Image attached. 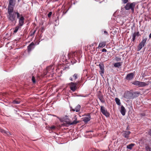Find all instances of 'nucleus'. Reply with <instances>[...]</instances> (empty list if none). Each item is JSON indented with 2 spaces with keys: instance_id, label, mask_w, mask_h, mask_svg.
<instances>
[{
  "instance_id": "f257e3e1",
  "label": "nucleus",
  "mask_w": 151,
  "mask_h": 151,
  "mask_svg": "<svg viewBox=\"0 0 151 151\" xmlns=\"http://www.w3.org/2000/svg\"><path fill=\"white\" fill-rule=\"evenodd\" d=\"M7 13V17L9 20L14 24L16 23L17 18L19 19L21 17H24L17 11H14V8H8Z\"/></svg>"
},
{
  "instance_id": "f03ea898",
  "label": "nucleus",
  "mask_w": 151,
  "mask_h": 151,
  "mask_svg": "<svg viewBox=\"0 0 151 151\" xmlns=\"http://www.w3.org/2000/svg\"><path fill=\"white\" fill-rule=\"evenodd\" d=\"M79 76L78 73H74L72 77L69 78V80L72 81L68 85H83L84 83L82 78L80 79L79 78Z\"/></svg>"
},
{
  "instance_id": "7ed1b4c3",
  "label": "nucleus",
  "mask_w": 151,
  "mask_h": 151,
  "mask_svg": "<svg viewBox=\"0 0 151 151\" xmlns=\"http://www.w3.org/2000/svg\"><path fill=\"white\" fill-rule=\"evenodd\" d=\"M24 17H21L19 20V24L16 27L13 32V34L16 33L18 30L19 28H21L22 26L24 24Z\"/></svg>"
},
{
  "instance_id": "20e7f679",
  "label": "nucleus",
  "mask_w": 151,
  "mask_h": 151,
  "mask_svg": "<svg viewBox=\"0 0 151 151\" xmlns=\"http://www.w3.org/2000/svg\"><path fill=\"white\" fill-rule=\"evenodd\" d=\"M135 5L136 3L134 2L132 3H128L125 6L124 8L126 10H127L131 9L132 13H133L134 12Z\"/></svg>"
},
{
  "instance_id": "39448f33",
  "label": "nucleus",
  "mask_w": 151,
  "mask_h": 151,
  "mask_svg": "<svg viewBox=\"0 0 151 151\" xmlns=\"http://www.w3.org/2000/svg\"><path fill=\"white\" fill-rule=\"evenodd\" d=\"M147 40V38H143L142 41L139 44V45L137 47L138 51L140 50L142 47L145 45Z\"/></svg>"
},
{
  "instance_id": "423d86ee",
  "label": "nucleus",
  "mask_w": 151,
  "mask_h": 151,
  "mask_svg": "<svg viewBox=\"0 0 151 151\" xmlns=\"http://www.w3.org/2000/svg\"><path fill=\"white\" fill-rule=\"evenodd\" d=\"M100 110L102 114L106 117L109 116L110 114L105 107L103 106H101Z\"/></svg>"
},
{
  "instance_id": "0eeeda50",
  "label": "nucleus",
  "mask_w": 151,
  "mask_h": 151,
  "mask_svg": "<svg viewBox=\"0 0 151 151\" xmlns=\"http://www.w3.org/2000/svg\"><path fill=\"white\" fill-rule=\"evenodd\" d=\"M97 95L98 98L101 103H104L105 102V100L103 95L100 91H99L98 92Z\"/></svg>"
},
{
  "instance_id": "6e6552de",
  "label": "nucleus",
  "mask_w": 151,
  "mask_h": 151,
  "mask_svg": "<svg viewBox=\"0 0 151 151\" xmlns=\"http://www.w3.org/2000/svg\"><path fill=\"white\" fill-rule=\"evenodd\" d=\"M99 66L100 69V70L99 71V73L103 77V74L104 73V64L103 63H100Z\"/></svg>"
},
{
  "instance_id": "1a4fd4ad",
  "label": "nucleus",
  "mask_w": 151,
  "mask_h": 151,
  "mask_svg": "<svg viewBox=\"0 0 151 151\" xmlns=\"http://www.w3.org/2000/svg\"><path fill=\"white\" fill-rule=\"evenodd\" d=\"M131 95V91H127L124 92L123 97L127 99H132Z\"/></svg>"
},
{
  "instance_id": "9d476101",
  "label": "nucleus",
  "mask_w": 151,
  "mask_h": 151,
  "mask_svg": "<svg viewBox=\"0 0 151 151\" xmlns=\"http://www.w3.org/2000/svg\"><path fill=\"white\" fill-rule=\"evenodd\" d=\"M16 3L15 0H9V5L8 8H14Z\"/></svg>"
},
{
  "instance_id": "9b49d317",
  "label": "nucleus",
  "mask_w": 151,
  "mask_h": 151,
  "mask_svg": "<svg viewBox=\"0 0 151 151\" xmlns=\"http://www.w3.org/2000/svg\"><path fill=\"white\" fill-rule=\"evenodd\" d=\"M129 131H125L122 132V134L123 136L127 139H129V135L131 133Z\"/></svg>"
},
{
  "instance_id": "f8f14e48",
  "label": "nucleus",
  "mask_w": 151,
  "mask_h": 151,
  "mask_svg": "<svg viewBox=\"0 0 151 151\" xmlns=\"http://www.w3.org/2000/svg\"><path fill=\"white\" fill-rule=\"evenodd\" d=\"M140 94V93L138 91L135 92L131 91L132 99H133L138 97Z\"/></svg>"
},
{
  "instance_id": "ddd939ff",
  "label": "nucleus",
  "mask_w": 151,
  "mask_h": 151,
  "mask_svg": "<svg viewBox=\"0 0 151 151\" xmlns=\"http://www.w3.org/2000/svg\"><path fill=\"white\" fill-rule=\"evenodd\" d=\"M134 76V74L133 73H130L127 75L125 79L127 80H131L132 79Z\"/></svg>"
},
{
  "instance_id": "4468645a",
  "label": "nucleus",
  "mask_w": 151,
  "mask_h": 151,
  "mask_svg": "<svg viewBox=\"0 0 151 151\" xmlns=\"http://www.w3.org/2000/svg\"><path fill=\"white\" fill-rule=\"evenodd\" d=\"M35 47V44L33 42H32L27 47V50L29 52H30L32 50L34 49Z\"/></svg>"
},
{
  "instance_id": "2eb2a0df",
  "label": "nucleus",
  "mask_w": 151,
  "mask_h": 151,
  "mask_svg": "<svg viewBox=\"0 0 151 151\" xmlns=\"http://www.w3.org/2000/svg\"><path fill=\"white\" fill-rule=\"evenodd\" d=\"M88 116V117H85L83 119V121L85 123H87L88 121H90L91 119V116L89 114Z\"/></svg>"
},
{
  "instance_id": "dca6fc26",
  "label": "nucleus",
  "mask_w": 151,
  "mask_h": 151,
  "mask_svg": "<svg viewBox=\"0 0 151 151\" xmlns=\"http://www.w3.org/2000/svg\"><path fill=\"white\" fill-rule=\"evenodd\" d=\"M106 41L101 42L99 43L98 48H102L105 46L106 44Z\"/></svg>"
},
{
  "instance_id": "f3484780",
  "label": "nucleus",
  "mask_w": 151,
  "mask_h": 151,
  "mask_svg": "<svg viewBox=\"0 0 151 151\" xmlns=\"http://www.w3.org/2000/svg\"><path fill=\"white\" fill-rule=\"evenodd\" d=\"M132 83L134 85H145V83L138 81H135Z\"/></svg>"
},
{
  "instance_id": "a211bd4d",
  "label": "nucleus",
  "mask_w": 151,
  "mask_h": 151,
  "mask_svg": "<svg viewBox=\"0 0 151 151\" xmlns=\"http://www.w3.org/2000/svg\"><path fill=\"white\" fill-rule=\"evenodd\" d=\"M120 112L122 115H125L126 110L125 108L123 106H122L121 107Z\"/></svg>"
},
{
  "instance_id": "6ab92c4d",
  "label": "nucleus",
  "mask_w": 151,
  "mask_h": 151,
  "mask_svg": "<svg viewBox=\"0 0 151 151\" xmlns=\"http://www.w3.org/2000/svg\"><path fill=\"white\" fill-rule=\"evenodd\" d=\"M0 132L4 134L5 135L9 136L11 135V133L9 132H6L4 130L0 128Z\"/></svg>"
},
{
  "instance_id": "aec40b11",
  "label": "nucleus",
  "mask_w": 151,
  "mask_h": 151,
  "mask_svg": "<svg viewBox=\"0 0 151 151\" xmlns=\"http://www.w3.org/2000/svg\"><path fill=\"white\" fill-rule=\"evenodd\" d=\"M122 62H119L118 63H115L114 65V66L116 68H119L120 66L122 65Z\"/></svg>"
},
{
  "instance_id": "412c9836",
  "label": "nucleus",
  "mask_w": 151,
  "mask_h": 151,
  "mask_svg": "<svg viewBox=\"0 0 151 151\" xmlns=\"http://www.w3.org/2000/svg\"><path fill=\"white\" fill-rule=\"evenodd\" d=\"M70 89L73 91H74L77 88V86H70Z\"/></svg>"
},
{
  "instance_id": "4be33fe9",
  "label": "nucleus",
  "mask_w": 151,
  "mask_h": 151,
  "mask_svg": "<svg viewBox=\"0 0 151 151\" xmlns=\"http://www.w3.org/2000/svg\"><path fill=\"white\" fill-rule=\"evenodd\" d=\"M81 106L80 105H78L76 107L75 109V111L76 112H78L80 111L81 109Z\"/></svg>"
},
{
  "instance_id": "5701e85b",
  "label": "nucleus",
  "mask_w": 151,
  "mask_h": 151,
  "mask_svg": "<svg viewBox=\"0 0 151 151\" xmlns=\"http://www.w3.org/2000/svg\"><path fill=\"white\" fill-rule=\"evenodd\" d=\"M135 144L132 143L130 144L129 145H127V149L131 150L132 149L133 147L134 146Z\"/></svg>"
},
{
  "instance_id": "b1692460",
  "label": "nucleus",
  "mask_w": 151,
  "mask_h": 151,
  "mask_svg": "<svg viewBox=\"0 0 151 151\" xmlns=\"http://www.w3.org/2000/svg\"><path fill=\"white\" fill-rule=\"evenodd\" d=\"M65 122L67 124L69 125L75 124L76 123L75 121H73V122H71L70 121H66Z\"/></svg>"
},
{
  "instance_id": "393cba45",
  "label": "nucleus",
  "mask_w": 151,
  "mask_h": 151,
  "mask_svg": "<svg viewBox=\"0 0 151 151\" xmlns=\"http://www.w3.org/2000/svg\"><path fill=\"white\" fill-rule=\"evenodd\" d=\"M115 101L117 104L118 105H120L121 104V103L120 102V100L118 98H116L115 99Z\"/></svg>"
},
{
  "instance_id": "a878e982",
  "label": "nucleus",
  "mask_w": 151,
  "mask_h": 151,
  "mask_svg": "<svg viewBox=\"0 0 151 151\" xmlns=\"http://www.w3.org/2000/svg\"><path fill=\"white\" fill-rule=\"evenodd\" d=\"M73 119H74V120L73 121H75V122L76 123L75 124H77V123H79V121H78L77 120V117H76V115H74V117L73 118Z\"/></svg>"
},
{
  "instance_id": "bb28decb",
  "label": "nucleus",
  "mask_w": 151,
  "mask_h": 151,
  "mask_svg": "<svg viewBox=\"0 0 151 151\" xmlns=\"http://www.w3.org/2000/svg\"><path fill=\"white\" fill-rule=\"evenodd\" d=\"M145 149L146 151H151V148L150 146L147 145L145 147Z\"/></svg>"
},
{
  "instance_id": "cd10ccee",
  "label": "nucleus",
  "mask_w": 151,
  "mask_h": 151,
  "mask_svg": "<svg viewBox=\"0 0 151 151\" xmlns=\"http://www.w3.org/2000/svg\"><path fill=\"white\" fill-rule=\"evenodd\" d=\"M20 101H18L17 100H13L12 101V103L14 104H18L20 103Z\"/></svg>"
},
{
  "instance_id": "c85d7f7f",
  "label": "nucleus",
  "mask_w": 151,
  "mask_h": 151,
  "mask_svg": "<svg viewBox=\"0 0 151 151\" xmlns=\"http://www.w3.org/2000/svg\"><path fill=\"white\" fill-rule=\"evenodd\" d=\"M76 60L74 58H72L71 61V63L72 64H73L74 63H76Z\"/></svg>"
},
{
  "instance_id": "c756f323",
  "label": "nucleus",
  "mask_w": 151,
  "mask_h": 151,
  "mask_svg": "<svg viewBox=\"0 0 151 151\" xmlns=\"http://www.w3.org/2000/svg\"><path fill=\"white\" fill-rule=\"evenodd\" d=\"M136 35L134 33L132 35V41L133 42H134Z\"/></svg>"
},
{
  "instance_id": "7c9ffc66",
  "label": "nucleus",
  "mask_w": 151,
  "mask_h": 151,
  "mask_svg": "<svg viewBox=\"0 0 151 151\" xmlns=\"http://www.w3.org/2000/svg\"><path fill=\"white\" fill-rule=\"evenodd\" d=\"M32 81L33 82V83H35L36 82V80L35 79V77L33 76H32Z\"/></svg>"
},
{
  "instance_id": "2f4dec72",
  "label": "nucleus",
  "mask_w": 151,
  "mask_h": 151,
  "mask_svg": "<svg viewBox=\"0 0 151 151\" xmlns=\"http://www.w3.org/2000/svg\"><path fill=\"white\" fill-rule=\"evenodd\" d=\"M115 60L117 61H120L121 60V58L118 57H116Z\"/></svg>"
},
{
  "instance_id": "473e14b6",
  "label": "nucleus",
  "mask_w": 151,
  "mask_h": 151,
  "mask_svg": "<svg viewBox=\"0 0 151 151\" xmlns=\"http://www.w3.org/2000/svg\"><path fill=\"white\" fill-rule=\"evenodd\" d=\"M96 44V42L93 43L91 45H89V46H88V47H93L94 45H95Z\"/></svg>"
},
{
  "instance_id": "72a5a7b5",
  "label": "nucleus",
  "mask_w": 151,
  "mask_h": 151,
  "mask_svg": "<svg viewBox=\"0 0 151 151\" xmlns=\"http://www.w3.org/2000/svg\"><path fill=\"white\" fill-rule=\"evenodd\" d=\"M36 30L34 31L33 32H31L30 34V36L31 37H32L34 36V34L35 33V32H36Z\"/></svg>"
},
{
  "instance_id": "f704fd0d",
  "label": "nucleus",
  "mask_w": 151,
  "mask_h": 151,
  "mask_svg": "<svg viewBox=\"0 0 151 151\" xmlns=\"http://www.w3.org/2000/svg\"><path fill=\"white\" fill-rule=\"evenodd\" d=\"M134 34H135V35H136V36H140V34H139V32H135Z\"/></svg>"
},
{
  "instance_id": "c9c22d12",
  "label": "nucleus",
  "mask_w": 151,
  "mask_h": 151,
  "mask_svg": "<svg viewBox=\"0 0 151 151\" xmlns=\"http://www.w3.org/2000/svg\"><path fill=\"white\" fill-rule=\"evenodd\" d=\"M139 115L140 116H145L146 114H145V113H142L139 114Z\"/></svg>"
},
{
  "instance_id": "e433bc0d",
  "label": "nucleus",
  "mask_w": 151,
  "mask_h": 151,
  "mask_svg": "<svg viewBox=\"0 0 151 151\" xmlns=\"http://www.w3.org/2000/svg\"><path fill=\"white\" fill-rule=\"evenodd\" d=\"M52 12H49L47 15L48 17L49 18L52 15Z\"/></svg>"
},
{
  "instance_id": "4c0bfd02",
  "label": "nucleus",
  "mask_w": 151,
  "mask_h": 151,
  "mask_svg": "<svg viewBox=\"0 0 151 151\" xmlns=\"http://www.w3.org/2000/svg\"><path fill=\"white\" fill-rule=\"evenodd\" d=\"M123 3L124 4L127 3L128 1V0H122Z\"/></svg>"
},
{
  "instance_id": "58836bf2",
  "label": "nucleus",
  "mask_w": 151,
  "mask_h": 151,
  "mask_svg": "<svg viewBox=\"0 0 151 151\" xmlns=\"http://www.w3.org/2000/svg\"><path fill=\"white\" fill-rule=\"evenodd\" d=\"M46 74L47 75V76H49L50 77H52L53 76V73L52 74H51L50 75L49 74V73L47 72Z\"/></svg>"
},
{
  "instance_id": "ea45409f",
  "label": "nucleus",
  "mask_w": 151,
  "mask_h": 151,
  "mask_svg": "<svg viewBox=\"0 0 151 151\" xmlns=\"http://www.w3.org/2000/svg\"><path fill=\"white\" fill-rule=\"evenodd\" d=\"M76 53V51H73V52H72V56L73 57V56H75V53Z\"/></svg>"
},
{
  "instance_id": "a19ab883",
  "label": "nucleus",
  "mask_w": 151,
  "mask_h": 151,
  "mask_svg": "<svg viewBox=\"0 0 151 151\" xmlns=\"http://www.w3.org/2000/svg\"><path fill=\"white\" fill-rule=\"evenodd\" d=\"M50 128L52 129H55V127L54 126H52L50 127Z\"/></svg>"
},
{
  "instance_id": "79ce46f5",
  "label": "nucleus",
  "mask_w": 151,
  "mask_h": 151,
  "mask_svg": "<svg viewBox=\"0 0 151 151\" xmlns=\"http://www.w3.org/2000/svg\"><path fill=\"white\" fill-rule=\"evenodd\" d=\"M40 29H41V32L42 33L43 32V30H44V28L43 27H42L41 28H40Z\"/></svg>"
},
{
  "instance_id": "37998d69",
  "label": "nucleus",
  "mask_w": 151,
  "mask_h": 151,
  "mask_svg": "<svg viewBox=\"0 0 151 151\" xmlns=\"http://www.w3.org/2000/svg\"><path fill=\"white\" fill-rule=\"evenodd\" d=\"M107 51V50L105 48H104L102 50V52H106Z\"/></svg>"
},
{
  "instance_id": "c03bdc74",
  "label": "nucleus",
  "mask_w": 151,
  "mask_h": 151,
  "mask_svg": "<svg viewBox=\"0 0 151 151\" xmlns=\"http://www.w3.org/2000/svg\"><path fill=\"white\" fill-rule=\"evenodd\" d=\"M148 134L149 135L151 136V129H150L148 132Z\"/></svg>"
},
{
  "instance_id": "a18cd8bd",
  "label": "nucleus",
  "mask_w": 151,
  "mask_h": 151,
  "mask_svg": "<svg viewBox=\"0 0 151 151\" xmlns=\"http://www.w3.org/2000/svg\"><path fill=\"white\" fill-rule=\"evenodd\" d=\"M70 111H75V109L73 108H72V107H70Z\"/></svg>"
},
{
  "instance_id": "49530a36",
  "label": "nucleus",
  "mask_w": 151,
  "mask_h": 151,
  "mask_svg": "<svg viewBox=\"0 0 151 151\" xmlns=\"http://www.w3.org/2000/svg\"><path fill=\"white\" fill-rule=\"evenodd\" d=\"M104 33L106 35H108V32L106 31H104Z\"/></svg>"
},
{
  "instance_id": "de8ad7c7",
  "label": "nucleus",
  "mask_w": 151,
  "mask_h": 151,
  "mask_svg": "<svg viewBox=\"0 0 151 151\" xmlns=\"http://www.w3.org/2000/svg\"><path fill=\"white\" fill-rule=\"evenodd\" d=\"M149 37L151 39V33L150 34Z\"/></svg>"
},
{
  "instance_id": "09e8293b",
  "label": "nucleus",
  "mask_w": 151,
  "mask_h": 151,
  "mask_svg": "<svg viewBox=\"0 0 151 151\" xmlns=\"http://www.w3.org/2000/svg\"><path fill=\"white\" fill-rule=\"evenodd\" d=\"M93 49H94V50L93 51H94L95 50V47H93Z\"/></svg>"
},
{
  "instance_id": "8fccbe9b",
  "label": "nucleus",
  "mask_w": 151,
  "mask_h": 151,
  "mask_svg": "<svg viewBox=\"0 0 151 151\" xmlns=\"http://www.w3.org/2000/svg\"><path fill=\"white\" fill-rule=\"evenodd\" d=\"M62 71H61V73H62Z\"/></svg>"
},
{
  "instance_id": "3c124183",
  "label": "nucleus",
  "mask_w": 151,
  "mask_h": 151,
  "mask_svg": "<svg viewBox=\"0 0 151 151\" xmlns=\"http://www.w3.org/2000/svg\"><path fill=\"white\" fill-rule=\"evenodd\" d=\"M144 86V85H143V86Z\"/></svg>"
},
{
  "instance_id": "603ef678",
  "label": "nucleus",
  "mask_w": 151,
  "mask_h": 151,
  "mask_svg": "<svg viewBox=\"0 0 151 151\" xmlns=\"http://www.w3.org/2000/svg\"><path fill=\"white\" fill-rule=\"evenodd\" d=\"M41 37V35H40V37Z\"/></svg>"
}]
</instances>
